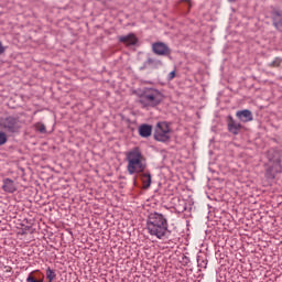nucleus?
<instances>
[{"instance_id":"nucleus-1","label":"nucleus","mask_w":282,"mask_h":282,"mask_svg":"<svg viewBox=\"0 0 282 282\" xmlns=\"http://www.w3.org/2000/svg\"><path fill=\"white\" fill-rule=\"evenodd\" d=\"M147 230L156 239H169L171 230H169V219L162 213H150L147 219Z\"/></svg>"},{"instance_id":"nucleus-18","label":"nucleus","mask_w":282,"mask_h":282,"mask_svg":"<svg viewBox=\"0 0 282 282\" xmlns=\"http://www.w3.org/2000/svg\"><path fill=\"white\" fill-rule=\"evenodd\" d=\"M282 58L275 57L272 63L269 64V67H281Z\"/></svg>"},{"instance_id":"nucleus-16","label":"nucleus","mask_w":282,"mask_h":282,"mask_svg":"<svg viewBox=\"0 0 282 282\" xmlns=\"http://www.w3.org/2000/svg\"><path fill=\"white\" fill-rule=\"evenodd\" d=\"M8 142V132L0 130V147H3Z\"/></svg>"},{"instance_id":"nucleus-22","label":"nucleus","mask_w":282,"mask_h":282,"mask_svg":"<svg viewBox=\"0 0 282 282\" xmlns=\"http://www.w3.org/2000/svg\"><path fill=\"white\" fill-rule=\"evenodd\" d=\"M265 177H269L270 180H274V174L270 170H267Z\"/></svg>"},{"instance_id":"nucleus-8","label":"nucleus","mask_w":282,"mask_h":282,"mask_svg":"<svg viewBox=\"0 0 282 282\" xmlns=\"http://www.w3.org/2000/svg\"><path fill=\"white\" fill-rule=\"evenodd\" d=\"M119 43H123V45L131 46L138 45V36L135 34L130 33L128 35H120L118 36Z\"/></svg>"},{"instance_id":"nucleus-21","label":"nucleus","mask_w":282,"mask_h":282,"mask_svg":"<svg viewBox=\"0 0 282 282\" xmlns=\"http://www.w3.org/2000/svg\"><path fill=\"white\" fill-rule=\"evenodd\" d=\"M6 50L7 47L3 45V42L0 41V56H2V54H6Z\"/></svg>"},{"instance_id":"nucleus-19","label":"nucleus","mask_w":282,"mask_h":282,"mask_svg":"<svg viewBox=\"0 0 282 282\" xmlns=\"http://www.w3.org/2000/svg\"><path fill=\"white\" fill-rule=\"evenodd\" d=\"M26 282H43V279H36V276H34V273H30L26 278Z\"/></svg>"},{"instance_id":"nucleus-7","label":"nucleus","mask_w":282,"mask_h":282,"mask_svg":"<svg viewBox=\"0 0 282 282\" xmlns=\"http://www.w3.org/2000/svg\"><path fill=\"white\" fill-rule=\"evenodd\" d=\"M241 129H243V126L241 123L237 122L232 116H228L227 118V131L231 133L232 135H239L241 133Z\"/></svg>"},{"instance_id":"nucleus-6","label":"nucleus","mask_w":282,"mask_h":282,"mask_svg":"<svg viewBox=\"0 0 282 282\" xmlns=\"http://www.w3.org/2000/svg\"><path fill=\"white\" fill-rule=\"evenodd\" d=\"M152 52L156 56H171V47L164 44V42H155L152 44Z\"/></svg>"},{"instance_id":"nucleus-15","label":"nucleus","mask_w":282,"mask_h":282,"mask_svg":"<svg viewBox=\"0 0 282 282\" xmlns=\"http://www.w3.org/2000/svg\"><path fill=\"white\" fill-rule=\"evenodd\" d=\"M46 279L48 282H54L56 281V271L52 268L46 269Z\"/></svg>"},{"instance_id":"nucleus-4","label":"nucleus","mask_w":282,"mask_h":282,"mask_svg":"<svg viewBox=\"0 0 282 282\" xmlns=\"http://www.w3.org/2000/svg\"><path fill=\"white\" fill-rule=\"evenodd\" d=\"M0 129L9 135H17L23 129V121L18 116H8L0 119Z\"/></svg>"},{"instance_id":"nucleus-26","label":"nucleus","mask_w":282,"mask_h":282,"mask_svg":"<svg viewBox=\"0 0 282 282\" xmlns=\"http://www.w3.org/2000/svg\"><path fill=\"white\" fill-rule=\"evenodd\" d=\"M276 162H278V164H280L281 161H280V160H276Z\"/></svg>"},{"instance_id":"nucleus-13","label":"nucleus","mask_w":282,"mask_h":282,"mask_svg":"<svg viewBox=\"0 0 282 282\" xmlns=\"http://www.w3.org/2000/svg\"><path fill=\"white\" fill-rule=\"evenodd\" d=\"M143 67H151L152 69H158V67H162V61L153 57H148V59L143 63Z\"/></svg>"},{"instance_id":"nucleus-25","label":"nucleus","mask_w":282,"mask_h":282,"mask_svg":"<svg viewBox=\"0 0 282 282\" xmlns=\"http://www.w3.org/2000/svg\"><path fill=\"white\" fill-rule=\"evenodd\" d=\"M237 0H228L229 3H235Z\"/></svg>"},{"instance_id":"nucleus-24","label":"nucleus","mask_w":282,"mask_h":282,"mask_svg":"<svg viewBox=\"0 0 282 282\" xmlns=\"http://www.w3.org/2000/svg\"><path fill=\"white\" fill-rule=\"evenodd\" d=\"M186 1L188 3V10H191V0H183Z\"/></svg>"},{"instance_id":"nucleus-10","label":"nucleus","mask_w":282,"mask_h":282,"mask_svg":"<svg viewBox=\"0 0 282 282\" xmlns=\"http://www.w3.org/2000/svg\"><path fill=\"white\" fill-rule=\"evenodd\" d=\"M272 21L276 30H282V11L274 10L272 12Z\"/></svg>"},{"instance_id":"nucleus-20","label":"nucleus","mask_w":282,"mask_h":282,"mask_svg":"<svg viewBox=\"0 0 282 282\" xmlns=\"http://www.w3.org/2000/svg\"><path fill=\"white\" fill-rule=\"evenodd\" d=\"M198 268H206L208 265V260H202V258L197 259Z\"/></svg>"},{"instance_id":"nucleus-14","label":"nucleus","mask_w":282,"mask_h":282,"mask_svg":"<svg viewBox=\"0 0 282 282\" xmlns=\"http://www.w3.org/2000/svg\"><path fill=\"white\" fill-rule=\"evenodd\" d=\"M140 177L143 182V188H149L151 186V173L143 171L141 172Z\"/></svg>"},{"instance_id":"nucleus-3","label":"nucleus","mask_w":282,"mask_h":282,"mask_svg":"<svg viewBox=\"0 0 282 282\" xmlns=\"http://www.w3.org/2000/svg\"><path fill=\"white\" fill-rule=\"evenodd\" d=\"M164 100V95L155 88H145L140 95L139 104L143 108L158 107Z\"/></svg>"},{"instance_id":"nucleus-9","label":"nucleus","mask_w":282,"mask_h":282,"mask_svg":"<svg viewBox=\"0 0 282 282\" xmlns=\"http://www.w3.org/2000/svg\"><path fill=\"white\" fill-rule=\"evenodd\" d=\"M236 116L240 120V122H252L253 120L252 111L248 109L238 110L236 112Z\"/></svg>"},{"instance_id":"nucleus-5","label":"nucleus","mask_w":282,"mask_h":282,"mask_svg":"<svg viewBox=\"0 0 282 282\" xmlns=\"http://www.w3.org/2000/svg\"><path fill=\"white\" fill-rule=\"evenodd\" d=\"M154 140H156V142H169V140H171V127L169 122L160 121L156 123Z\"/></svg>"},{"instance_id":"nucleus-12","label":"nucleus","mask_w":282,"mask_h":282,"mask_svg":"<svg viewBox=\"0 0 282 282\" xmlns=\"http://www.w3.org/2000/svg\"><path fill=\"white\" fill-rule=\"evenodd\" d=\"M2 191H4V193H15L17 185L14 184V181H12L11 178H4Z\"/></svg>"},{"instance_id":"nucleus-11","label":"nucleus","mask_w":282,"mask_h":282,"mask_svg":"<svg viewBox=\"0 0 282 282\" xmlns=\"http://www.w3.org/2000/svg\"><path fill=\"white\" fill-rule=\"evenodd\" d=\"M151 133H153L152 126L143 123L139 127V135L141 138H151Z\"/></svg>"},{"instance_id":"nucleus-2","label":"nucleus","mask_w":282,"mask_h":282,"mask_svg":"<svg viewBox=\"0 0 282 282\" xmlns=\"http://www.w3.org/2000/svg\"><path fill=\"white\" fill-rule=\"evenodd\" d=\"M126 160L128 162L127 171L129 175H135V173H144L147 171V162H144V155H142V150L139 147L127 152Z\"/></svg>"},{"instance_id":"nucleus-23","label":"nucleus","mask_w":282,"mask_h":282,"mask_svg":"<svg viewBox=\"0 0 282 282\" xmlns=\"http://www.w3.org/2000/svg\"><path fill=\"white\" fill-rule=\"evenodd\" d=\"M169 80H173V78H175V70H172L169 76H167Z\"/></svg>"},{"instance_id":"nucleus-17","label":"nucleus","mask_w":282,"mask_h":282,"mask_svg":"<svg viewBox=\"0 0 282 282\" xmlns=\"http://www.w3.org/2000/svg\"><path fill=\"white\" fill-rule=\"evenodd\" d=\"M35 129L36 131H39L40 133H47V129L45 128V124L37 122L35 123Z\"/></svg>"}]
</instances>
